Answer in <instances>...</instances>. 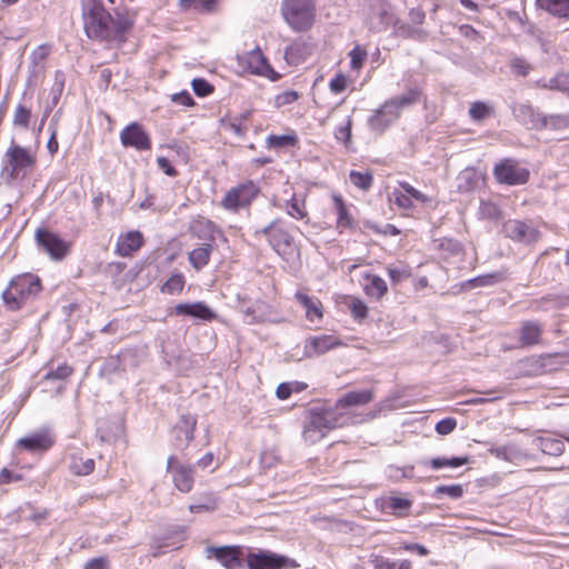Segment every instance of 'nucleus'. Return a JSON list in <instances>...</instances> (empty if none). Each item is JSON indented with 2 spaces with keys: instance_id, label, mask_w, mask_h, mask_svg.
Masks as SVG:
<instances>
[{
  "instance_id": "de8ad7c7",
  "label": "nucleus",
  "mask_w": 569,
  "mask_h": 569,
  "mask_svg": "<svg viewBox=\"0 0 569 569\" xmlns=\"http://www.w3.org/2000/svg\"><path fill=\"white\" fill-rule=\"evenodd\" d=\"M549 90L565 92L569 97V74L558 73L553 78L549 79Z\"/></svg>"
},
{
  "instance_id": "338daca9",
  "label": "nucleus",
  "mask_w": 569,
  "mask_h": 569,
  "mask_svg": "<svg viewBox=\"0 0 569 569\" xmlns=\"http://www.w3.org/2000/svg\"><path fill=\"white\" fill-rule=\"evenodd\" d=\"M264 318L261 313L257 312L256 307H248L244 311V321L247 323H256L263 321Z\"/></svg>"
},
{
  "instance_id": "bb28decb",
  "label": "nucleus",
  "mask_w": 569,
  "mask_h": 569,
  "mask_svg": "<svg viewBox=\"0 0 569 569\" xmlns=\"http://www.w3.org/2000/svg\"><path fill=\"white\" fill-rule=\"evenodd\" d=\"M367 283L363 286L366 295L376 300L381 299L388 292L387 282L379 276L366 274Z\"/></svg>"
},
{
  "instance_id": "6ab92c4d",
  "label": "nucleus",
  "mask_w": 569,
  "mask_h": 569,
  "mask_svg": "<svg viewBox=\"0 0 569 569\" xmlns=\"http://www.w3.org/2000/svg\"><path fill=\"white\" fill-rule=\"evenodd\" d=\"M511 110L518 122L530 129L539 130L542 113L535 110L530 103H515Z\"/></svg>"
},
{
  "instance_id": "4be33fe9",
  "label": "nucleus",
  "mask_w": 569,
  "mask_h": 569,
  "mask_svg": "<svg viewBox=\"0 0 569 569\" xmlns=\"http://www.w3.org/2000/svg\"><path fill=\"white\" fill-rule=\"evenodd\" d=\"M143 244V236L140 231H129L118 238L116 253L120 257H130Z\"/></svg>"
},
{
  "instance_id": "a878e982",
  "label": "nucleus",
  "mask_w": 569,
  "mask_h": 569,
  "mask_svg": "<svg viewBox=\"0 0 569 569\" xmlns=\"http://www.w3.org/2000/svg\"><path fill=\"white\" fill-rule=\"evenodd\" d=\"M535 446L545 455L558 457L565 451V443L561 439L550 436L538 437L533 440Z\"/></svg>"
},
{
  "instance_id": "37998d69",
  "label": "nucleus",
  "mask_w": 569,
  "mask_h": 569,
  "mask_svg": "<svg viewBox=\"0 0 569 569\" xmlns=\"http://www.w3.org/2000/svg\"><path fill=\"white\" fill-rule=\"evenodd\" d=\"M348 307L350 309L351 316L356 320H363L368 316V307L367 305L357 297H350Z\"/></svg>"
},
{
  "instance_id": "49530a36",
  "label": "nucleus",
  "mask_w": 569,
  "mask_h": 569,
  "mask_svg": "<svg viewBox=\"0 0 569 569\" xmlns=\"http://www.w3.org/2000/svg\"><path fill=\"white\" fill-rule=\"evenodd\" d=\"M131 28V22L122 17L117 16V18L112 17V22H110V32L111 37H118L124 34Z\"/></svg>"
},
{
  "instance_id": "13d9d810",
  "label": "nucleus",
  "mask_w": 569,
  "mask_h": 569,
  "mask_svg": "<svg viewBox=\"0 0 569 569\" xmlns=\"http://www.w3.org/2000/svg\"><path fill=\"white\" fill-rule=\"evenodd\" d=\"M350 56V64L351 68L355 70H358L362 67L363 61L366 60L367 52L365 49L360 48L359 46H356L349 53Z\"/></svg>"
},
{
  "instance_id": "c9c22d12",
  "label": "nucleus",
  "mask_w": 569,
  "mask_h": 569,
  "mask_svg": "<svg viewBox=\"0 0 569 569\" xmlns=\"http://www.w3.org/2000/svg\"><path fill=\"white\" fill-rule=\"evenodd\" d=\"M411 505V500L400 497H390L386 501V508L389 509L392 515L398 517L407 516Z\"/></svg>"
},
{
  "instance_id": "b1692460",
  "label": "nucleus",
  "mask_w": 569,
  "mask_h": 569,
  "mask_svg": "<svg viewBox=\"0 0 569 569\" xmlns=\"http://www.w3.org/2000/svg\"><path fill=\"white\" fill-rule=\"evenodd\" d=\"M296 299L306 309V317L309 321L313 322L322 318V305L318 298L309 297L307 293L298 291Z\"/></svg>"
},
{
  "instance_id": "393cba45",
  "label": "nucleus",
  "mask_w": 569,
  "mask_h": 569,
  "mask_svg": "<svg viewBox=\"0 0 569 569\" xmlns=\"http://www.w3.org/2000/svg\"><path fill=\"white\" fill-rule=\"evenodd\" d=\"M536 6L556 18L569 20V0H536Z\"/></svg>"
},
{
  "instance_id": "e2e57ef3",
  "label": "nucleus",
  "mask_w": 569,
  "mask_h": 569,
  "mask_svg": "<svg viewBox=\"0 0 569 569\" xmlns=\"http://www.w3.org/2000/svg\"><path fill=\"white\" fill-rule=\"evenodd\" d=\"M329 88L333 93H341L347 88V79L342 73L337 74L331 79Z\"/></svg>"
},
{
  "instance_id": "e433bc0d",
  "label": "nucleus",
  "mask_w": 569,
  "mask_h": 569,
  "mask_svg": "<svg viewBox=\"0 0 569 569\" xmlns=\"http://www.w3.org/2000/svg\"><path fill=\"white\" fill-rule=\"evenodd\" d=\"M468 462H469V457H452V458L437 457V458H432L429 461V465L432 469L438 470V469L445 468V467L458 468Z\"/></svg>"
},
{
  "instance_id": "79ce46f5",
  "label": "nucleus",
  "mask_w": 569,
  "mask_h": 569,
  "mask_svg": "<svg viewBox=\"0 0 569 569\" xmlns=\"http://www.w3.org/2000/svg\"><path fill=\"white\" fill-rule=\"evenodd\" d=\"M184 277L182 273H173L161 287V291L168 295H176L182 291Z\"/></svg>"
},
{
  "instance_id": "2eb2a0df",
  "label": "nucleus",
  "mask_w": 569,
  "mask_h": 569,
  "mask_svg": "<svg viewBox=\"0 0 569 569\" xmlns=\"http://www.w3.org/2000/svg\"><path fill=\"white\" fill-rule=\"evenodd\" d=\"M400 116L401 113L390 98L369 117L368 127L370 130L381 133L396 122Z\"/></svg>"
},
{
  "instance_id": "4468645a",
  "label": "nucleus",
  "mask_w": 569,
  "mask_h": 569,
  "mask_svg": "<svg viewBox=\"0 0 569 569\" xmlns=\"http://www.w3.org/2000/svg\"><path fill=\"white\" fill-rule=\"evenodd\" d=\"M207 558H214L226 569H240L243 567V548L240 546H222L206 548Z\"/></svg>"
},
{
  "instance_id": "f03ea898",
  "label": "nucleus",
  "mask_w": 569,
  "mask_h": 569,
  "mask_svg": "<svg viewBox=\"0 0 569 569\" xmlns=\"http://www.w3.org/2000/svg\"><path fill=\"white\" fill-rule=\"evenodd\" d=\"M41 290V280L38 276L18 274L11 279L8 288L2 292V300L7 309L17 311L34 299Z\"/></svg>"
},
{
  "instance_id": "6e6552de",
  "label": "nucleus",
  "mask_w": 569,
  "mask_h": 569,
  "mask_svg": "<svg viewBox=\"0 0 569 569\" xmlns=\"http://www.w3.org/2000/svg\"><path fill=\"white\" fill-rule=\"evenodd\" d=\"M34 239L37 246L48 253L52 260H62L70 250V244L67 241L46 228L37 229Z\"/></svg>"
},
{
  "instance_id": "0e129e2a",
  "label": "nucleus",
  "mask_w": 569,
  "mask_h": 569,
  "mask_svg": "<svg viewBox=\"0 0 569 569\" xmlns=\"http://www.w3.org/2000/svg\"><path fill=\"white\" fill-rule=\"evenodd\" d=\"M49 56V48L47 46H39L30 56L33 66H38L44 61Z\"/></svg>"
},
{
  "instance_id": "ddd939ff",
  "label": "nucleus",
  "mask_w": 569,
  "mask_h": 569,
  "mask_svg": "<svg viewBox=\"0 0 569 569\" xmlns=\"http://www.w3.org/2000/svg\"><path fill=\"white\" fill-rule=\"evenodd\" d=\"M167 471L171 473L174 487L183 493L192 490L194 485V466L178 461L176 456L167 460Z\"/></svg>"
},
{
  "instance_id": "603ef678",
  "label": "nucleus",
  "mask_w": 569,
  "mask_h": 569,
  "mask_svg": "<svg viewBox=\"0 0 569 569\" xmlns=\"http://www.w3.org/2000/svg\"><path fill=\"white\" fill-rule=\"evenodd\" d=\"M510 68L513 73L526 77L529 74L530 70L532 69L531 64L521 57H515L510 60Z\"/></svg>"
},
{
  "instance_id": "6e6d98bb",
  "label": "nucleus",
  "mask_w": 569,
  "mask_h": 569,
  "mask_svg": "<svg viewBox=\"0 0 569 569\" xmlns=\"http://www.w3.org/2000/svg\"><path fill=\"white\" fill-rule=\"evenodd\" d=\"M192 89L198 97H206L213 91V86L203 78H196L191 82Z\"/></svg>"
},
{
  "instance_id": "f8f14e48",
  "label": "nucleus",
  "mask_w": 569,
  "mask_h": 569,
  "mask_svg": "<svg viewBox=\"0 0 569 569\" xmlns=\"http://www.w3.org/2000/svg\"><path fill=\"white\" fill-rule=\"evenodd\" d=\"M256 236H264L278 253L286 252L292 246L293 237L288 229L284 228L280 219L271 221L262 229L256 230Z\"/></svg>"
},
{
  "instance_id": "7ed1b4c3",
  "label": "nucleus",
  "mask_w": 569,
  "mask_h": 569,
  "mask_svg": "<svg viewBox=\"0 0 569 569\" xmlns=\"http://www.w3.org/2000/svg\"><path fill=\"white\" fill-rule=\"evenodd\" d=\"M82 13L84 30L89 38L98 40L111 38L112 16L104 9L101 0H83Z\"/></svg>"
},
{
  "instance_id": "412c9836",
  "label": "nucleus",
  "mask_w": 569,
  "mask_h": 569,
  "mask_svg": "<svg viewBox=\"0 0 569 569\" xmlns=\"http://www.w3.org/2000/svg\"><path fill=\"white\" fill-rule=\"evenodd\" d=\"M53 445V439L48 432H37L21 438L17 447L30 452L47 451Z\"/></svg>"
},
{
  "instance_id": "4d7b16f0",
  "label": "nucleus",
  "mask_w": 569,
  "mask_h": 569,
  "mask_svg": "<svg viewBox=\"0 0 569 569\" xmlns=\"http://www.w3.org/2000/svg\"><path fill=\"white\" fill-rule=\"evenodd\" d=\"M437 495H447L452 499H458L463 495V488L461 485H442L436 488Z\"/></svg>"
},
{
  "instance_id": "4c0bfd02",
  "label": "nucleus",
  "mask_w": 569,
  "mask_h": 569,
  "mask_svg": "<svg viewBox=\"0 0 569 569\" xmlns=\"http://www.w3.org/2000/svg\"><path fill=\"white\" fill-rule=\"evenodd\" d=\"M94 469V460L91 458L82 459L81 457H72L70 470L77 476H87Z\"/></svg>"
},
{
  "instance_id": "9d476101",
  "label": "nucleus",
  "mask_w": 569,
  "mask_h": 569,
  "mask_svg": "<svg viewBox=\"0 0 569 569\" xmlns=\"http://www.w3.org/2000/svg\"><path fill=\"white\" fill-rule=\"evenodd\" d=\"M238 62L244 71H248L252 74L263 76L272 81H276L280 78L279 73H277L271 68L267 58L258 47L249 52L239 54Z\"/></svg>"
},
{
  "instance_id": "39448f33",
  "label": "nucleus",
  "mask_w": 569,
  "mask_h": 569,
  "mask_svg": "<svg viewBox=\"0 0 569 569\" xmlns=\"http://www.w3.org/2000/svg\"><path fill=\"white\" fill-rule=\"evenodd\" d=\"M34 162V157L28 149L12 143L4 153L2 174L10 180L17 179L22 170L32 167Z\"/></svg>"
},
{
  "instance_id": "9b49d317",
  "label": "nucleus",
  "mask_w": 569,
  "mask_h": 569,
  "mask_svg": "<svg viewBox=\"0 0 569 569\" xmlns=\"http://www.w3.org/2000/svg\"><path fill=\"white\" fill-rule=\"evenodd\" d=\"M502 233L512 241L531 244L540 238V231L531 221L509 219L502 224Z\"/></svg>"
},
{
  "instance_id": "1a4fd4ad",
  "label": "nucleus",
  "mask_w": 569,
  "mask_h": 569,
  "mask_svg": "<svg viewBox=\"0 0 569 569\" xmlns=\"http://www.w3.org/2000/svg\"><path fill=\"white\" fill-rule=\"evenodd\" d=\"M291 562L288 557L266 549L249 550L246 556L248 569H283Z\"/></svg>"
},
{
  "instance_id": "2f4dec72",
  "label": "nucleus",
  "mask_w": 569,
  "mask_h": 569,
  "mask_svg": "<svg viewBox=\"0 0 569 569\" xmlns=\"http://www.w3.org/2000/svg\"><path fill=\"white\" fill-rule=\"evenodd\" d=\"M489 452L496 458L509 462L520 459L523 456L520 448L515 443H508L500 447H491Z\"/></svg>"
},
{
  "instance_id": "69168bd1",
  "label": "nucleus",
  "mask_w": 569,
  "mask_h": 569,
  "mask_svg": "<svg viewBox=\"0 0 569 569\" xmlns=\"http://www.w3.org/2000/svg\"><path fill=\"white\" fill-rule=\"evenodd\" d=\"M158 167L169 177L178 176V171L166 157H158Z\"/></svg>"
},
{
  "instance_id": "f704fd0d",
  "label": "nucleus",
  "mask_w": 569,
  "mask_h": 569,
  "mask_svg": "<svg viewBox=\"0 0 569 569\" xmlns=\"http://www.w3.org/2000/svg\"><path fill=\"white\" fill-rule=\"evenodd\" d=\"M217 498L213 493H203L199 497V501L197 503H192L189 506V510L192 513L199 512H210L217 509Z\"/></svg>"
},
{
  "instance_id": "f257e3e1",
  "label": "nucleus",
  "mask_w": 569,
  "mask_h": 569,
  "mask_svg": "<svg viewBox=\"0 0 569 569\" xmlns=\"http://www.w3.org/2000/svg\"><path fill=\"white\" fill-rule=\"evenodd\" d=\"M372 400V393H346L335 402H313L303 411L302 438L315 445L336 428L353 422L357 407Z\"/></svg>"
},
{
  "instance_id": "f3484780",
  "label": "nucleus",
  "mask_w": 569,
  "mask_h": 569,
  "mask_svg": "<svg viewBox=\"0 0 569 569\" xmlns=\"http://www.w3.org/2000/svg\"><path fill=\"white\" fill-rule=\"evenodd\" d=\"M120 141L124 147H132L137 150H149L151 141L149 134L141 124L132 122L120 132Z\"/></svg>"
},
{
  "instance_id": "c03bdc74",
  "label": "nucleus",
  "mask_w": 569,
  "mask_h": 569,
  "mask_svg": "<svg viewBox=\"0 0 569 569\" xmlns=\"http://www.w3.org/2000/svg\"><path fill=\"white\" fill-rule=\"evenodd\" d=\"M73 372V369L67 363L59 365L54 370L50 369L44 376L43 379L48 381H63L68 377H70Z\"/></svg>"
},
{
  "instance_id": "5701e85b",
  "label": "nucleus",
  "mask_w": 569,
  "mask_h": 569,
  "mask_svg": "<svg viewBox=\"0 0 569 569\" xmlns=\"http://www.w3.org/2000/svg\"><path fill=\"white\" fill-rule=\"evenodd\" d=\"M339 345H341L340 340L331 335L313 337L307 341L306 355L308 357H312L313 355H322Z\"/></svg>"
},
{
  "instance_id": "c85d7f7f",
  "label": "nucleus",
  "mask_w": 569,
  "mask_h": 569,
  "mask_svg": "<svg viewBox=\"0 0 569 569\" xmlns=\"http://www.w3.org/2000/svg\"><path fill=\"white\" fill-rule=\"evenodd\" d=\"M421 90L417 87L409 88L402 96L391 98L397 109L401 113L402 110L417 104L421 98Z\"/></svg>"
},
{
  "instance_id": "8fccbe9b",
  "label": "nucleus",
  "mask_w": 569,
  "mask_h": 569,
  "mask_svg": "<svg viewBox=\"0 0 569 569\" xmlns=\"http://www.w3.org/2000/svg\"><path fill=\"white\" fill-rule=\"evenodd\" d=\"M490 107L480 101L473 102L469 109V116L471 117V119L476 121H481L486 119L487 117L490 116Z\"/></svg>"
},
{
  "instance_id": "680f3d73",
  "label": "nucleus",
  "mask_w": 569,
  "mask_h": 569,
  "mask_svg": "<svg viewBox=\"0 0 569 569\" xmlns=\"http://www.w3.org/2000/svg\"><path fill=\"white\" fill-rule=\"evenodd\" d=\"M298 98H299V94L297 91H293V90L284 91L276 97V104L278 107L291 104L295 101H297Z\"/></svg>"
},
{
  "instance_id": "7c9ffc66",
  "label": "nucleus",
  "mask_w": 569,
  "mask_h": 569,
  "mask_svg": "<svg viewBox=\"0 0 569 569\" xmlns=\"http://www.w3.org/2000/svg\"><path fill=\"white\" fill-rule=\"evenodd\" d=\"M556 357V355H547L545 357H540L539 359L520 360L518 363L519 370H521L525 375H538L541 370H543L547 367V361H550L552 358Z\"/></svg>"
},
{
  "instance_id": "dca6fc26",
  "label": "nucleus",
  "mask_w": 569,
  "mask_h": 569,
  "mask_svg": "<svg viewBox=\"0 0 569 569\" xmlns=\"http://www.w3.org/2000/svg\"><path fill=\"white\" fill-rule=\"evenodd\" d=\"M197 419L191 415H182L172 429V446L183 450L193 440Z\"/></svg>"
},
{
  "instance_id": "864d4df0",
  "label": "nucleus",
  "mask_w": 569,
  "mask_h": 569,
  "mask_svg": "<svg viewBox=\"0 0 569 569\" xmlns=\"http://www.w3.org/2000/svg\"><path fill=\"white\" fill-rule=\"evenodd\" d=\"M30 118V109L26 108L22 104H19L14 111L13 124L27 129L29 127Z\"/></svg>"
},
{
  "instance_id": "bf43d9fd",
  "label": "nucleus",
  "mask_w": 569,
  "mask_h": 569,
  "mask_svg": "<svg viewBox=\"0 0 569 569\" xmlns=\"http://www.w3.org/2000/svg\"><path fill=\"white\" fill-rule=\"evenodd\" d=\"M392 197L393 202L397 207L406 210L413 208L412 200L405 191L395 189V191L392 192Z\"/></svg>"
},
{
  "instance_id": "58836bf2",
  "label": "nucleus",
  "mask_w": 569,
  "mask_h": 569,
  "mask_svg": "<svg viewBox=\"0 0 569 569\" xmlns=\"http://www.w3.org/2000/svg\"><path fill=\"white\" fill-rule=\"evenodd\" d=\"M217 0H179L183 10L194 9L200 12H210L213 10Z\"/></svg>"
},
{
  "instance_id": "473e14b6",
  "label": "nucleus",
  "mask_w": 569,
  "mask_h": 569,
  "mask_svg": "<svg viewBox=\"0 0 569 569\" xmlns=\"http://www.w3.org/2000/svg\"><path fill=\"white\" fill-rule=\"evenodd\" d=\"M503 279V272L497 271L493 273H487L479 277H476L473 279H469L462 284V288L466 290L475 289L478 287H489L493 286L495 283L501 281Z\"/></svg>"
},
{
  "instance_id": "cd10ccee",
  "label": "nucleus",
  "mask_w": 569,
  "mask_h": 569,
  "mask_svg": "<svg viewBox=\"0 0 569 569\" xmlns=\"http://www.w3.org/2000/svg\"><path fill=\"white\" fill-rule=\"evenodd\" d=\"M212 252V244L203 243L198 248L191 250L188 254V260L190 264L197 270H201L206 267L210 261V256Z\"/></svg>"
},
{
  "instance_id": "3c124183",
  "label": "nucleus",
  "mask_w": 569,
  "mask_h": 569,
  "mask_svg": "<svg viewBox=\"0 0 569 569\" xmlns=\"http://www.w3.org/2000/svg\"><path fill=\"white\" fill-rule=\"evenodd\" d=\"M287 212L289 216L298 220L303 219L307 216L303 201L298 200L296 197L288 201Z\"/></svg>"
},
{
  "instance_id": "09e8293b",
  "label": "nucleus",
  "mask_w": 569,
  "mask_h": 569,
  "mask_svg": "<svg viewBox=\"0 0 569 569\" xmlns=\"http://www.w3.org/2000/svg\"><path fill=\"white\" fill-rule=\"evenodd\" d=\"M351 128H352V118L348 117L346 123L340 126L335 131V137L338 141L342 142L347 148L351 143Z\"/></svg>"
},
{
  "instance_id": "a211bd4d",
  "label": "nucleus",
  "mask_w": 569,
  "mask_h": 569,
  "mask_svg": "<svg viewBox=\"0 0 569 569\" xmlns=\"http://www.w3.org/2000/svg\"><path fill=\"white\" fill-rule=\"evenodd\" d=\"M173 313L177 316H187L194 319L211 321L217 318V313L204 302L179 303L174 307Z\"/></svg>"
},
{
  "instance_id": "72a5a7b5",
  "label": "nucleus",
  "mask_w": 569,
  "mask_h": 569,
  "mask_svg": "<svg viewBox=\"0 0 569 569\" xmlns=\"http://www.w3.org/2000/svg\"><path fill=\"white\" fill-rule=\"evenodd\" d=\"M569 128V114H542L539 130H563Z\"/></svg>"
},
{
  "instance_id": "774afa93",
  "label": "nucleus",
  "mask_w": 569,
  "mask_h": 569,
  "mask_svg": "<svg viewBox=\"0 0 569 569\" xmlns=\"http://www.w3.org/2000/svg\"><path fill=\"white\" fill-rule=\"evenodd\" d=\"M109 561L104 557L90 559L83 569H108Z\"/></svg>"
},
{
  "instance_id": "5fc2aeb1",
  "label": "nucleus",
  "mask_w": 569,
  "mask_h": 569,
  "mask_svg": "<svg viewBox=\"0 0 569 569\" xmlns=\"http://www.w3.org/2000/svg\"><path fill=\"white\" fill-rule=\"evenodd\" d=\"M399 188L402 191H405L410 197L411 200H416L420 203H427L430 201V198L428 196L413 188L409 182H399Z\"/></svg>"
},
{
  "instance_id": "0eeeda50",
  "label": "nucleus",
  "mask_w": 569,
  "mask_h": 569,
  "mask_svg": "<svg viewBox=\"0 0 569 569\" xmlns=\"http://www.w3.org/2000/svg\"><path fill=\"white\" fill-rule=\"evenodd\" d=\"M493 176L499 183L516 186L526 183L530 172L517 160L507 158L495 166Z\"/></svg>"
},
{
  "instance_id": "ea45409f",
  "label": "nucleus",
  "mask_w": 569,
  "mask_h": 569,
  "mask_svg": "<svg viewBox=\"0 0 569 569\" xmlns=\"http://www.w3.org/2000/svg\"><path fill=\"white\" fill-rule=\"evenodd\" d=\"M298 142V137L292 134H282V136H276L270 134L267 138V144L269 148H284V147H293Z\"/></svg>"
},
{
  "instance_id": "423d86ee",
  "label": "nucleus",
  "mask_w": 569,
  "mask_h": 569,
  "mask_svg": "<svg viewBox=\"0 0 569 569\" xmlns=\"http://www.w3.org/2000/svg\"><path fill=\"white\" fill-rule=\"evenodd\" d=\"M258 193L259 188L252 181H246L231 188L221 200V206L227 210L236 212L241 208L250 206Z\"/></svg>"
},
{
  "instance_id": "a19ab883",
  "label": "nucleus",
  "mask_w": 569,
  "mask_h": 569,
  "mask_svg": "<svg viewBox=\"0 0 569 569\" xmlns=\"http://www.w3.org/2000/svg\"><path fill=\"white\" fill-rule=\"evenodd\" d=\"M349 180L355 187L361 190H368L372 184L373 178L369 171L361 172L351 170L349 173Z\"/></svg>"
},
{
  "instance_id": "a18cd8bd",
  "label": "nucleus",
  "mask_w": 569,
  "mask_h": 569,
  "mask_svg": "<svg viewBox=\"0 0 569 569\" xmlns=\"http://www.w3.org/2000/svg\"><path fill=\"white\" fill-rule=\"evenodd\" d=\"M479 214L483 219L498 220L501 216L499 207L491 201H481Z\"/></svg>"
},
{
  "instance_id": "20e7f679",
  "label": "nucleus",
  "mask_w": 569,
  "mask_h": 569,
  "mask_svg": "<svg viewBox=\"0 0 569 569\" xmlns=\"http://www.w3.org/2000/svg\"><path fill=\"white\" fill-rule=\"evenodd\" d=\"M316 0H282L281 14L296 32L311 29L316 20Z\"/></svg>"
},
{
  "instance_id": "aec40b11",
  "label": "nucleus",
  "mask_w": 569,
  "mask_h": 569,
  "mask_svg": "<svg viewBox=\"0 0 569 569\" xmlns=\"http://www.w3.org/2000/svg\"><path fill=\"white\" fill-rule=\"evenodd\" d=\"M543 325L539 321H523L519 329V341L522 347H531L541 342Z\"/></svg>"
},
{
  "instance_id": "052dcab7",
  "label": "nucleus",
  "mask_w": 569,
  "mask_h": 569,
  "mask_svg": "<svg viewBox=\"0 0 569 569\" xmlns=\"http://www.w3.org/2000/svg\"><path fill=\"white\" fill-rule=\"evenodd\" d=\"M457 427V420L455 418L448 417L445 418L436 423V431L441 435L446 436L451 433Z\"/></svg>"
},
{
  "instance_id": "c756f323",
  "label": "nucleus",
  "mask_w": 569,
  "mask_h": 569,
  "mask_svg": "<svg viewBox=\"0 0 569 569\" xmlns=\"http://www.w3.org/2000/svg\"><path fill=\"white\" fill-rule=\"evenodd\" d=\"M333 203L337 212V227L339 229L352 228L353 219L346 206L343 199L340 196H333Z\"/></svg>"
}]
</instances>
